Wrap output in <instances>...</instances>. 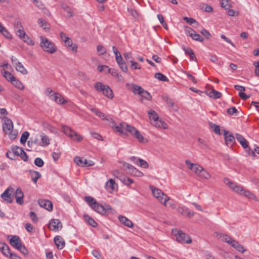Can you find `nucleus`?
<instances>
[{
  "mask_svg": "<svg viewBox=\"0 0 259 259\" xmlns=\"http://www.w3.org/2000/svg\"><path fill=\"white\" fill-rule=\"evenodd\" d=\"M97 51L100 55H103L106 52V48L100 45L97 46Z\"/></svg>",
  "mask_w": 259,
  "mask_h": 259,
  "instance_id": "obj_48",
  "label": "nucleus"
},
{
  "mask_svg": "<svg viewBox=\"0 0 259 259\" xmlns=\"http://www.w3.org/2000/svg\"><path fill=\"white\" fill-rule=\"evenodd\" d=\"M236 138L243 148L245 149L248 148V142L241 135L236 134Z\"/></svg>",
  "mask_w": 259,
  "mask_h": 259,
  "instance_id": "obj_23",
  "label": "nucleus"
},
{
  "mask_svg": "<svg viewBox=\"0 0 259 259\" xmlns=\"http://www.w3.org/2000/svg\"><path fill=\"white\" fill-rule=\"evenodd\" d=\"M217 236L219 239L228 243L229 245L231 244V242H232L234 239L230 236L223 233H218Z\"/></svg>",
  "mask_w": 259,
  "mask_h": 259,
  "instance_id": "obj_25",
  "label": "nucleus"
},
{
  "mask_svg": "<svg viewBox=\"0 0 259 259\" xmlns=\"http://www.w3.org/2000/svg\"><path fill=\"white\" fill-rule=\"evenodd\" d=\"M74 161L79 166L87 167L94 165V162L92 161H88L86 159H81L79 157H76L74 158Z\"/></svg>",
  "mask_w": 259,
  "mask_h": 259,
  "instance_id": "obj_14",
  "label": "nucleus"
},
{
  "mask_svg": "<svg viewBox=\"0 0 259 259\" xmlns=\"http://www.w3.org/2000/svg\"><path fill=\"white\" fill-rule=\"evenodd\" d=\"M119 180L121 181V182L127 186L130 185L134 182L132 179L124 175L119 176Z\"/></svg>",
  "mask_w": 259,
  "mask_h": 259,
  "instance_id": "obj_28",
  "label": "nucleus"
},
{
  "mask_svg": "<svg viewBox=\"0 0 259 259\" xmlns=\"http://www.w3.org/2000/svg\"><path fill=\"white\" fill-rule=\"evenodd\" d=\"M114 129L116 132L121 135H125V131L129 132L132 136H134L138 131L135 127L127 124L125 122H121L119 125L116 124Z\"/></svg>",
  "mask_w": 259,
  "mask_h": 259,
  "instance_id": "obj_4",
  "label": "nucleus"
},
{
  "mask_svg": "<svg viewBox=\"0 0 259 259\" xmlns=\"http://www.w3.org/2000/svg\"><path fill=\"white\" fill-rule=\"evenodd\" d=\"M0 32L6 38H8V39L12 38V35L11 34L10 32L4 26L2 28V30H0Z\"/></svg>",
  "mask_w": 259,
  "mask_h": 259,
  "instance_id": "obj_42",
  "label": "nucleus"
},
{
  "mask_svg": "<svg viewBox=\"0 0 259 259\" xmlns=\"http://www.w3.org/2000/svg\"><path fill=\"white\" fill-rule=\"evenodd\" d=\"M201 178L205 180H208L210 178V174L205 169L203 168V170L201 171L200 174L199 176Z\"/></svg>",
  "mask_w": 259,
  "mask_h": 259,
  "instance_id": "obj_41",
  "label": "nucleus"
},
{
  "mask_svg": "<svg viewBox=\"0 0 259 259\" xmlns=\"http://www.w3.org/2000/svg\"><path fill=\"white\" fill-rule=\"evenodd\" d=\"M31 177L33 182L36 183L37 180L41 177L40 174L36 171H30Z\"/></svg>",
  "mask_w": 259,
  "mask_h": 259,
  "instance_id": "obj_39",
  "label": "nucleus"
},
{
  "mask_svg": "<svg viewBox=\"0 0 259 259\" xmlns=\"http://www.w3.org/2000/svg\"><path fill=\"white\" fill-rule=\"evenodd\" d=\"M185 163L190 169L192 170L198 176L200 174L201 171L203 170V167L202 166L196 163H192L189 160H186Z\"/></svg>",
  "mask_w": 259,
  "mask_h": 259,
  "instance_id": "obj_11",
  "label": "nucleus"
},
{
  "mask_svg": "<svg viewBox=\"0 0 259 259\" xmlns=\"http://www.w3.org/2000/svg\"><path fill=\"white\" fill-rule=\"evenodd\" d=\"M8 114V112L5 108H0V118L4 120V118H7L5 117Z\"/></svg>",
  "mask_w": 259,
  "mask_h": 259,
  "instance_id": "obj_60",
  "label": "nucleus"
},
{
  "mask_svg": "<svg viewBox=\"0 0 259 259\" xmlns=\"http://www.w3.org/2000/svg\"><path fill=\"white\" fill-rule=\"evenodd\" d=\"M40 137L41 139V142L39 143L38 140L37 139H35L34 141V143L35 144H36L42 147L47 146L50 144V139L46 134L44 133H41Z\"/></svg>",
  "mask_w": 259,
  "mask_h": 259,
  "instance_id": "obj_13",
  "label": "nucleus"
},
{
  "mask_svg": "<svg viewBox=\"0 0 259 259\" xmlns=\"http://www.w3.org/2000/svg\"><path fill=\"white\" fill-rule=\"evenodd\" d=\"M84 200L89 206L96 212L102 215H108V213L114 214L115 210L106 203L99 204L96 200L91 196L84 197Z\"/></svg>",
  "mask_w": 259,
  "mask_h": 259,
  "instance_id": "obj_1",
  "label": "nucleus"
},
{
  "mask_svg": "<svg viewBox=\"0 0 259 259\" xmlns=\"http://www.w3.org/2000/svg\"><path fill=\"white\" fill-rule=\"evenodd\" d=\"M116 62L120 67V68L124 72H127L128 71V68L125 62L122 58L121 59H118V60H116Z\"/></svg>",
  "mask_w": 259,
  "mask_h": 259,
  "instance_id": "obj_29",
  "label": "nucleus"
},
{
  "mask_svg": "<svg viewBox=\"0 0 259 259\" xmlns=\"http://www.w3.org/2000/svg\"><path fill=\"white\" fill-rule=\"evenodd\" d=\"M183 49L184 51L185 52V54L187 55H189L190 58L191 60H196V57L195 56V55L193 52V51L189 47H183Z\"/></svg>",
  "mask_w": 259,
  "mask_h": 259,
  "instance_id": "obj_27",
  "label": "nucleus"
},
{
  "mask_svg": "<svg viewBox=\"0 0 259 259\" xmlns=\"http://www.w3.org/2000/svg\"><path fill=\"white\" fill-rule=\"evenodd\" d=\"M148 114L152 125L156 127L162 128L163 129L168 128L167 124L162 120L159 118V116L155 111L150 110L148 111Z\"/></svg>",
  "mask_w": 259,
  "mask_h": 259,
  "instance_id": "obj_2",
  "label": "nucleus"
},
{
  "mask_svg": "<svg viewBox=\"0 0 259 259\" xmlns=\"http://www.w3.org/2000/svg\"><path fill=\"white\" fill-rule=\"evenodd\" d=\"M224 137L226 144L228 146H232L235 143V137L229 132L224 131Z\"/></svg>",
  "mask_w": 259,
  "mask_h": 259,
  "instance_id": "obj_16",
  "label": "nucleus"
},
{
  "mask_svg": "<svg viewBox=\"0 0 259 259\" xmlns=\"http://www.w3.org/2000/svg\"><path fill=\"white\" fill-rule=\"evenodd\" d=\"M54 240V242L58 249H62L64 247L65 243L64 239L62 237L60 236H56L55 237Z\"/></svg>",
  "mask_w": 259,
  "mask_h": 259,
  "instance_id": "obj_22",
  "label": "nucleus"
},
{
  "mask_svg": "<svg viewBox=\"0 0 259 259\" xmlns=\"http://www.w3.org/2000/svg\"><path fill=\"white\" fill-rule=\"evenodd\" d=\"M98 70L100 72H102L104 70L107 72V71H110V68H109L106 65H99L97 67Z\"/></svg>",
  "mask_w": 259,
  "mask_h": 259,
  "instance_id": "obj_63",
  "label": "nucleus"
},
{
  "mask_svg": "<svg viewBox=\"0 0 259 259\" xmlns=\"http://www.w3.org/2000/svg\"><path fill=\"white\" fill-rule=\"evenodd\" d=\"M155 77L161 81H168V78L164 74H162L161 73L158 72L155 74L154 75Z\"/></svg>",
  "mask_w": 259,
  "mask_h": 259,
  "instance_id": "obj_43",
  "label": "nucleus"
},
{
  "mask_svg": "<svg viewBox=\"0 0 259 259\" xmlns=\"http://www.w3.org/2000/svg\"><path fill=\"white\" fill-rule=\"evenodd\" d=\"M3 121V132L6 134L10 135L13 130V123L12 121L9 118H4Z\"/></svg>",
  "mask_w": 259,
  "mask_h": 259,
  "instance_id": "obj_9",
  "label": "nucleus"
},
{
  "mask_svg": "<svg viewBox=\"0 0 259 259\" xmlns=\"http://www.w3.org/2000/svg\"><path fill=\"white\" fill-rule=\"evenodd\" d=\"M14 28L15 31L19 29H23V27L21 22L19 20H16L14 23Z\"/></svg>",
  "mask_w": 259,
  "mask_h": 259,
  "instance_id": "obj_57",
  "label": "nucleus"
},
{
  "mask_svg": "<svg viewBox=\"0 0 259 259\" xmlns=\"http://www.w3.org/2000/svg\"><path fill=\"white\" fill-rule=\"evenodd\" d=\"M16 35L20 37L21 39L25 37L26 34L24 31L23 30V29L17 30L16 31Z\"/></svg>",
  "mask_w": 259,
  "mask_h": 259,
  "instance_id": "obj_55",
  "label": "nucleus"
},
{
  "mask_svg": "<svg viewBox=\"0 0 259 259\" xmlns=\"http://www.w3.org/2000/svg\"><path fill=\"white\" fill-rule=\"evenodd\" d=\"M37 23L39 26L42 29L45 30L49 29L50 25L44 19L41 18L38 19L37 20Z\"/></svg>",
  "mask_w": 259,
  "mask_h": 259,
  "instance_id": "obj_37",
  "label": "nucleus"
},
{
  "mask_svg": "<svg viewBox=\"0 0 259 259\" xmlns=\"http://www.w3.org/2000/svg\"><path fill=\"white\" fill-rule=\"evenodd\" d=\"M108 85H105L103 83L101 82H97L95 83L94 87L95 89L98 91L100 92H102L103 94L105 90V89H106L107 87H108Z\"/></svg>",
  "mask_w": 259,
  "mask_h": 259,
  "instance_id": "obj_30",
  "label": "nucleus"
},
{
  "mask_svg": "<svg viewBox=\"0 0 259 259\" xmlns=\"http://www.w3.org/2000/svg\"><path fill=\"white\" fill-rule=\"evenodd\" d=\"M201 33L207 39H209L211 37V34L206 29H203L201 31Z\"/></svg>",
  "mask_w": 259,
  "mask_h": 259,
  "instance_id": "obj_64",
  "label": "nucleus"
},
{
  "mask_svg": "<svg viewBox=\"0 0 259 259\" xmlns=\"http://www.w3.org/2000/svg\"><path fill=\"white\" fill-rule=\"evenodd\" d=\"M10 244L16 249H18L21 245L22 242L20 238L18 236H12L10 239Z\"/></svg>",
  "mask_w": 259,
  "mask_h": 259,
  "instance_id": "obj_19",
  "label": "nucleus"
},
{
  "mask_svg": "<svg viewBox=\"0 0 259 259\" xmlns=\"http://www.w3.org/2000/svg\"><path fill=\"white\" fill-rule=\"evenodd\" d=\"M91 110L92 112L95 113L97 116H98L99 118H100L103 120H106L109 122V124L112 127H115L116 125L115 122L109 116L106 115L105 114L101 112L98 109L96 108H91Z\"/></svg>",
  "mask_w": 259,
  "mask_h": 259,
  "instance_id": "obj_7",
  "label": "nucleus"
},
{
  "mask_svg": "<svg viewBox=\"0 0 259 259\" xmlns=\"http://www.w3.org/2000/svg\"><path fill=\"white\" fill-rule=\"evenodd\" d=\"M128 172L132 175V176L136 177H142L144 174L142 172L137 169L135 167L133 166L131 167L130 170L128 171Z\"/></svg>",
  "mask_w": 259,
  "mask_h": 259,
  "instance_id": "obj_31",
  "label": "nucleus"
},
{
  "mask_svg": "<svg viewBox=\"0 0 259 259\" xmlns=\"http://www.w3.org/2000/svg\"><path fill=\"white\" fill-rule=\"evenodd\" d=\"M63 132L72 140L76 142H80L82 140L83 137L67 126H62Z\"/></svg>",
  "mask_w": 259,
  "mask_h": 259,
  "instance_id": "obj_6",
  "label": "nucleus"
},
{
  "mask_svg": "<svg viewBox=\"0 0 259 259\" xmlns=\"http://www.w3.org/2000/svg\"><path fill=\"white\" fill-rule=\"evenodd\" d=\"M190 37L193 39L200 42H203L204 40V39L198 33H196L195 31L194 33L190 34Z\"/></svg>",
  "mask_w": 259,
  "mask_h": 259,
  "instance_id": "obj_40",
  "label": "nucleus"
},
{
  "mask_svg": "<svg viewBox=\"0 0 259 259\" xmlns=\"http://www.w3.org/2000/svg\"><path fill=\"white\" fill-rule=\"evenodd\" d=\"M141 95L143 98L148 100H150L152 98L150 94L147 91H145L144 90H143L142 93L141 94Z\"/></svg>",
  "mask_w": 259,
  "mask_h": 259,
  "instance_id": "obj_56",
  "label": "nucleus"
},
{
  "mask_svg": "<svg viewBox=\"0 0 259 259\" xmlns=\"http://www.w3.org/2000/svg\"><path fill=\"white\" fill-rule=\"evenodd\" d=\"M1 72L4 77L8 81L11 82L15 78L10 72L6 71L5 69H2Z\"/></svg>",
  "mask_w": 259,
  "mask_h": 259,
  "instance_id": "obj_33",
  "label": "nucleus"
},
{
  "mask_svg": "<svg viewBox=\"0 0 259 259\" xmlns=\"http://www.w3.org/2000/svg\"><path fill=\"white\" fill-rule=\"evenodd\" d=\"M143 89L137 85H134L133 87V92L135 94L141 95L143 91Z\"/></svg>",
  "mask_w": 259,
  "mask_h": 259,
  "instance_id": "obj_53",
  "label": "nucleus"
},
{
  "mask_svg": "<svg viewBox=\"0 0 259 259\" xmlns=\"http://www.w3.org/2000/svg\"><path fill=\"white\" fill-rule=\"evenodd\" d=\"M11 82L16 88L19 90H23L24 89V86L23 84L16 77L11 81Z\"/></svg>",
  "mask_w": 259,
  "mask_h": 259,
  "instance_id": "obj_38",
  "label": "nucleus"
},
{
  "mask_svg": "<svg viewBox=\"0 0 259 259\" xmlns=\"http://www.w3.org/2000/svg\"><path fill=\"white\" fill-rule=\"evenodd\" d=\"M40 46L42 50L50 54H54L57 51L56 45L45 36H40Z\"/></svg>",
  "mask_w": 259,
  "mask_h": 259,
  "instance_id": "obj_3",
  "label": "nucleus"
},
{
  "mask_svg": "<svg viewBox=\"0 0 259 259\" xmlns=\"http://www.w3.org/2000/svg\"><path fill=\"white\" fill-rule=\"evenodd\" d=\"M208 95L210 97H212L214 99H218L220 98L222 94L221 93L217 91L214 90H212V91L208 94Z\"/></svg>",
  "mask_w": 259,
  "mask_h": 259,
  "instance_id": "obj_44",
  "label": "nucleus"
},
{
  "mask_svg": "<svg viewBox=\"0 0 259 259\" xmlns=\"http://www.w3.org/2000/svg\"><path fill=\"white\" fill-rule=\"evenodd\" d=\"M187 208H186L185 207H179L177 208V211L178 213L185 216V214H186V212L187 211Z\"/></svg>",
  "mask_w": 259,
  "mask_h": 259,
  "instance_id": "obj_62",
  "label": "nucleus"
},
{
  "mask_svg": "<svg viewBox=\"0 0 259 259\" xmlns=\"http://www.w3.org/2000/svg\"><path fill=\"white\" fill-rule=\"evenodd\" d=\"M224 182L228 185L234 192L240 195L243 193L244 188L240 185H238L231 181L228 178H225Z\"/></svg>",
  "mask_w": 259,
  "mask_h": 259,
  "instance_id": "obj_8",
  "label": "nucleus"
},
{
  "mask_svg": "<svg viewBox=\"0 0 259 259\" xmlns=\"http://www.w3.org/2000/svg\"><path fill=\"white\" fill-rule=\"evenodd\" d=\"M151 191L153 196L161 203L166 206V202L169 200V197L164 194L160 189L151 187Z\"/></svg>",
  "mask_w": 259,
  "mask_h": 259,
  "instance_id": "obj_5",
  "label": "nucleus"
},
{
  "mask_svg": "<svg viewBox=\"0 0 259 259\" xmlns=\"http://www.w3.org/2000/svg\"><path fill=\"white\" fill-rule=\"evenodd\" d=\"M242 192L243 193L241 195H244V196L249 199L254 200L255 201H258L257 197L253 193H251L249 191L244 189Z\"/></svg>",
  "mask_w": 259,
  "mask_h": 259,
  "instance_id": "obj_35",
  "label": "nucleus"
},
{
  "mask_svg": "<svg viewBox=\"0 0 259 259\" xmlns=\"http://www.w3.org/2000/svg\"><path fill=\"white\" fill-rule=\"evenodd\" d=\"M28 136H29V133L28 132H24L22 134L21 137L20 138V142L22 144H25L28 138Z\"/></svg>",
  "mask_w": 259,
  "mask_h": 259,
  "instance_id": "obj_49",
  "label": "nucleus"
},
{
  "mask_svg": "<svg viewBox=\"0 0 259 259\" xmlns=\"http://www.w3.org/2000/svg\"><path fill=\"white\" fill-rule=\"evenodd\" d=\"M123 56L127 62L131 63L134 61V58L131 52H126L123 54Z\"/></svg>",
  "mask_w": 259,
  "mask_h": 259,
  "instance_id": "obj_45",
  "label": "nucleus"
},
{
  "mask_svg": "<svg viewBox=\"0 0 259 259\" xmlns=\"http://www.w3.org/2000/svg\"><path fill=\"white\" fill-rule=\"evenodd\" d=\"M118 220L122 224L128 228H132L134 226L133 222L124 216L121 215H119Z\"/></svg>",
  "mask_w": 259,
  "mask_h": 259,
  "instance_id": "obj_20",
  "label": "nucleus"
},
{
  "mask_svg": "<svg viewBox=\"0 0 259 259\" xmlns=\"http://www.w3.org/2000/svg\"><path fill=\"white\" fill-rule=\"evenodd\" d=\"M133 136L136 138L140 143H146L148 141L146 138H144L143 135L138 130L136 132Z\"/></svg>",
  "mask_w": 259,
  "mask_h": 259,
  "instance_id": "obj_34",
  "label": "nucleus"
},
{
  "mask_svg": "<svg viewBox=\"0 0 259 259\" xmlns=\"http://www.w3.org/2000/svg\"><path fill=\"white\" fill-rule=\"evenodd\" d=\"M50 99L59 104H64L67 103V101L65 100L62 96L58 93H54Z\"/></svg>",
  "mask_w": 259,
  "mask_h": 259,
  "instance_id": "obj_17",
  "label": "nucleus"
},
{
  "mask_svg": "<svg viewBox=\"0 0 259 259\" xmlns=\"http://www.w3.org/2000/svg\"><path fill=\"white\" fill-rule=\"evenodd\" d=\"M62 227V224L58 219H52L50 222L49 228L53 231H58Z\"/></svg>",
  "mask_w": 259,
  "mask_h": 259,
  "instance_id": "obj_15",
  "label": "nucleus"
},
{
  "mask_svg": "<svg viewBox=\"0 0 259 259\" xmlns=\"http://www.w3.org/2000/svg\"><path fill=\"white\" fill-rule=\"evenodd\" d=\"M0 251L7 256H9L11 253L9 246L3 242H0Z\"/></svg>",
  "mask_w": 259,
  "mask_h": 259,
  "instance_id": "obj_26",
  "label": "nucleus"
},
{
  "mask_svg": "<svg viewBox=\"0 0 259 259\" xmlns=\"http://www.w3.org/2000/svg\"><path fill=\"white\" fill-rule=\"evenodd\" d=\"M34 163L38 167H42L44 164V162L40 158L37 157L35 159Z\"/></svg>",
  "mask_w": 259,
  "mask_h": 259,
  "instance_id": "obj_51",
  "label": "nucleus"
},
{
  "mask_svg": "<svg viewBox=\"0 0 259 259\" xmlns=\"http://www.w3.org/2000/svg\"><path fill=\"white\" fill-rule=\"evenodd\" d=\"M138 162H139L138 165L140 167H143L144 168H148L149 164L147 163V162L145 160H143L142 159H141V158H139L138 159Z\"/></svg>",
  "mask_w": 259,
  "mask_h": 259,
  "instance_id": "obj_47",
  "label": "nucleus"
},
{
  "mask_svg": "<svg viewBox=\"0 0 259 259\" xmlns=\"http://www.w3.org/2000/svg\"><path fill=\"white\" fill-rule=\"evenodd\" d=\"M84 220L91 226L96 227L98 225L97 223L88 214L83 215Z\"/></svg>",
  "mask_w": 259,
  "mask_h": 259,
  "instance_id": "obj_32",
  "label": "nucleus"
},
{
  "mask_svg": "<svg viewBox=\"0 0 259 259\" xmlns=\"http://www.w3.org/2000/svg\"><path fill=\"white\" fill-rule=\"evenodd\" d=\"M237 112V109L234 107H231L227 109V113L230 115H236Z\"/></svg>",
  "mask_w": 259,
  "mask_h": 259,
  "instance_id": "obj_61",
  "label": "nucleus"
},
{
  "mask_svg": "<svg viewBox=\"0 0 259 259\" xmlns=\"http://www.w3.org/2000/svg\"><path fill=\"white\" fill-rule=\"evenodd\" d=\"M105 90L104 91L103 94L110 99H113L114 97V94L109 86H108V87H107Z\"/></svg>",
  "mask_w": 259,
  "mask_h": 259,
  "instance_id": "obj_36",
  "label": "nucleus"
},
{
  "mask_svg": "<svg viewBox=\"0 0 259 259\" xmlns=\"http://www.w3.org/2000/svg\"><path fill=\"white\" fill-rule=\"evenodd\" d=\"M22 40L29 45L32 46L34 45V42L33 40L31 39L27 35L24 37Z\"/></svg>",
  "mask_w": 259,
  "mask_h": 259,
  "instance_id": "obj_50",
  "label": "nucleus"
},
{
  "mask_svg": "<svg viewBox=\"0 0 259 259\" xmlns=\"http://www.w3.org/2000/svg\"><path fill=\"white\" fill-rule=\"evenodd\" d=\"M115 181L113 179H110L106 182V185L107 187L110 188L111 190L114 189Z\"/></svg>",
  "mask_w": 259,
  "mask_h": 259,
  "instance_id": "obj_59",
  "label": "nucleus"
},
{
  "mask_svg": "<svg viewBox=\"0 0 259 259\" xmlns=\"http://www.w3.org/2000/svg\"><path fill=\"white\" fill-rule=\"evenodd\" d=\"M23 193L20 188H18L16 189L15 192V198L16 202L19 204H22L23 203Z\"/></svg>",
  "mask_w": 259,
  "mask_h": 259,
  "instance_id": "obj_21",
  "label": "nucleus"
},
{
  "mask_svg": "<svg viewBox=\"0 0 259 259\" xmlns=\"http://www.w3.org/2000/svg\"><path fill=\"white\" fill-rule=\"evenodd\" d=\"M112 50H113L114 54H115V56L116 61L122 58V56H121L120 53H119V52L118 51L117 49L115 47L113 46L112 47Z\"/></svg>",
  "mask_w": 259,
  "mask_h": 259,
  "instance_id": "obj_52",
  "label": "nucleus"
},
{
  "mask_svg": "<svg viewBox=\"0 0 259 259\" xmlns=\"http://www.w3.org/2000/svg\"><path fill=\"white\" fill-rule=\"evenodd\" d=\"M11 61L13 65L15 67L16 69L18 71L20 72L24 75L27 74V70L25 68L21 62L18 61L17 58L12 57L11 58Z\"/></svg>",
  "mask_w": 259,
  "mask_h": 259,
  "instance_id": "obj_12",
  "label": "nucleus"
},
{
  "mask_svg": "<svg viewBox=\"0 0 259 259\" xmlns=\"http://www.w3.org/2000/svg\"><path fill=\"white\" fill-rule=\"evenodd\" d=\"M13 154L20 156L22 152H23V149L18 146H16L12 149Z\"/></svg>",
  "mask_w": 259,
  "mask_h": 259,
  "instance_id": "obj_46",
  "label": "nucleus"
},
{
  "mask_svg": "<svg viewBox=\"0 0 259 259\" xmlns=\"http://www.w3.org/2000/svg\"><path fill=\"white\" fill-rule=\"evenodd\" d=\"M128 12L134 18L137 19L138 18V13L135 9L132 8H128Z\"/></svg>",
  "mask_w": 259,
  "mask_h": 259,
  "instance_id": "obj_54",
  "label": "nucleus"
},
{
  "mask_svg": "<svg viewBox=\"0 0 259 259\" xmlns=\"http://www.w3.org/2000/svg\"><path fill=\"white\" fill-rule=\"evenodd\" d=\"M228 0H222L221 3V7L227 10L230 7V5L228 4Z\"/></svg>",
  "mask_w": 259,
  "mask_h": 259,
  "instance_id": "obj_58",
  "label": "nucleus"
},
{
  "mask_svg": "<svg viewBox=\"0 0 259 259\" xmlns=\"http://www.w3.org/2000/svg\"><path fill=\"white\" fill-rule=\"evenodd\" d=\"M176 236L177 240L180 243L190 244L192 242V240L190 237L182 231H178Z\"/></svg>",
  "mask_w": 259,
  "mask_h": 259,
  "instance_id": "obj_10",
  "label": "nucleus"
},
{
  "mask_svg": "<svg viewBox=\"0 0 259 259\" xmlns=\"http://www.w3.org/2000/svg\"><path fill=\"white\" fill-rule=\"evenodd\" d=\"M38 203L40 207L46 209L48 211H51L53 209V204L48 200L39 199Z\"/></svg>",
  "mask_w": 259,
  "mask_h": 259,
  "instance_id": "obj_18",
  "label": "nucleus"
},
{
  "mask_svg": "<svg viewBox=\"0 0 259 259\" xmlns=\"http://www.w3.org/2000/svg\"><path fill=\"white\" fill-rule=\"evenodd\" d=\"M2 198L8 203H11L13 201V197L11 194L9 193V190L7 189L2 194Z\"/></svg>",
  "mask_w": 259,
  "mask_h": 259,
  "instance_id": "obj_24",
  "label": "nucleus"
}]
</instances>
